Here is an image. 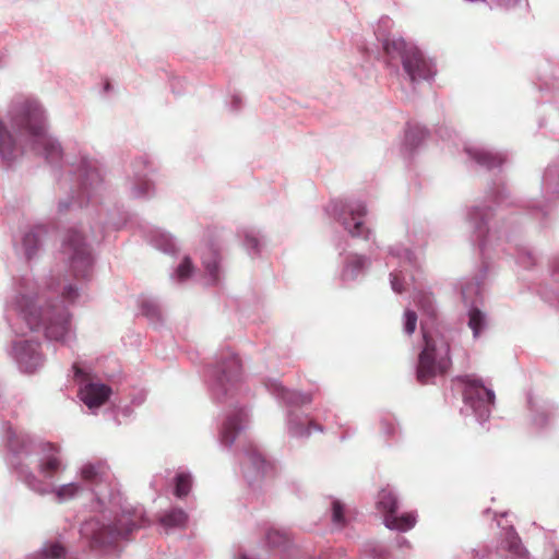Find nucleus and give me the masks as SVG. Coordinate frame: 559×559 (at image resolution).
Instances as JSON below:
<instances>
[{"mask_svg":"<svg viewBox=\"0 0 559 559\" xmlns=\"http://www.w3.org/2000/svg\"><path fill=\"white\" fill-rule=\"evenodd\" d=\"M530 426L538 433L549 430L556 419L557 408L550 401L528 396Z\"/></svg>","mask_w":559,"mask_h":559,"instance_id":"nucleus-19","label":"nucleus"},{"mask_svg":"<svg viewBox=\"0 0 559 559\" xmlns=\"http://www.w3.org/2000/svg\"><path fill=\"white\" fill-rule=\"evenodd\" d=\"M437 134L443 141H452L455 132L448 126L443 124L437 129Z\"/></svg>","mask_w":559,"mask_h":559,"instance_id":"nucleus-48","label":"nucleus"},{"mask_svg":"<svg viewBox=\"0 0 559 559\" xmlns=\"http://www.w3.org/2000/svg\"><path fill=\"white\" fill-rule=\"evenodd\" d=\"M265 542L270 548L280 551V559H314L308 557L305 550L295 546L289 534L284 530L270 527L265 532Z\"/></svg>","mask_w":559,"mask_h":559,"instance_id":"nucleus-23","label":"nucleus"},{"mask_svg":"<svg viewBox=\"0 0 559 559\" xmlns=\"http://www.w3.org/2000/svg\"><path fill=\"white\" fill-rule=\"evenodd\" d=\"M193 273V264L191 259L186 255L178 266L171 272L170 280L175 283H183Z\"/></svg>","mask_w":559,"mask_h":559,"instance_id":"nucleus-40","label":"nucleus"},{"mask_svg":"<svg viewBox=\"0 0 559 559\" xmlns=\"http://www.w3.org/2000/svg\"><path fill=\"white\" fill-rule=\"evenodd\" d=\"M425 345L418 356L416 377L427 384L437 376L444 374L451 367L450 343L443 335L424 333Z\"/></svg>","mask_w":559,"mask_h":559,"instance_id":"nucleus-12","label":"nucleus"},{"mask_svg":"<svg viewBox=\"0 0 559 559\" xmlns=\"http://www.w3.org/2000/svg\"><path fill=\"white\" fill-rule=\"evenodd\" d=\"M7 118L12 130L0 117L3 167H13L25 152L41 158L53 178L59 214L98 203L106 190L98 160L81 147H63L50 132L49 112L38 97L16 95L8 107Z\"/></svg>","mask_w":559,"mask_h":559,"instance_id":"nucleus-1","label":"nucleus"},{"mask_svg":"<svg viewBox=\"0 0 559 559\" xmlns=\"http://www.w3.org/2000/svg\"><path fill=\"white\" fill-rule=\"evenodd\" d=\"M380 432L388 440H397L401 436L399 420L391 414L383 415L380 419Z\"/></svg>","mask_w":559,"mask_h":559,"instance_id":"nucleus-35","label":"nucleus"},{"mask_svg":"<svg viewBox=\"0 0 559 559\" xmlns=\"http://www.w3.org/2000/svg\"><path fill=\"white\" fill-rule=\"evenodd\" d=\"M157 521L160 532L168 535L185 530L188 525L189 515L183 509L173 506L162 511Z\"/></svg>","mask_w":559,"mask_h":559,"instance_id":"nucleus-25","label":"nucleus"},{"mask_svg":"<svg viewBox=\"0 0 559 559\" xmlns=\"http://www.w3.org/2000/svg\"><path fill=\"white\" fill-rule=\"evenodd\" d=\"M331 511L333 524L340 528L344 527L346 525L344 504L340 500L334 499L331 504Z\"/></svg>","mask_w":559,"mask_h":559,"instance_id":"nucleus-43","label":"nucleus"},{"mask_svg":"<svg viewBox=\"0 0 559 559\" xmlns=\"http://www.w3.org/2000/svg\"><path fill=\"white\" fill-rule=\"evenodd\" d=\"M162 480V477L154 476L153 479L150 483V486L153 490L157 491L159 487V481Z\"/></svg>","mask_w":559,"mask_h":559,"instance_id":"nucleus-53","label":"nucleus"},{"mask_svg":"<svg viewBox=\"0 0 559 559\" xmlns=\"http://www.w3.org/2000/svg\"><path fill=\"white\" fill-rule=\"evenodd\" d=\"M417 326V313L412 309H406L403 317L404 333L411 335L415 332Z\"/></svg>","mask_w":559,"mask_h":559,"instance_id":"nucleus-46","label":"nucleus"},{"mask_svg":"<svg viewBox=\"0 0 559 559\" xmlns=\"http://www.w3.org/2000/svg\"><path fill=\"white\" fill-rule=\"evenodd\" d=\"M202 264L207 274V284H218L221 276V258L218 252L213 248H209L206 252L202 254Z\"/></svg>","mask_w":559,"mask_h":559,"instance_id":"nucleus-33","label":"nucleus"},{"mask_svg":"<svg viewBox=\"0 0 559 559\" xmlns=\"http://www.w3.org/2000/svg\"><path fill=\"white\" fill-rule=\"evenodd\" d=\"M489 270L488 263L484 260L477 274L472 278H462L456 288L460 292L464 306L468 309L472 306H479L483 300L484 283Z\"/></svg>","mask_w":559,"mask_h":559,"instance_id":"nucleus-21","label":"nucleus"},{"mask_svg":"<svg viewBox=\"0 0 559 559\" xmlns=\"http://www.w3.org/2000/svg\"><path fill=\"white\" fill-rule=\"evenodd\" d=\"M551 280L557 284L556 288L543 289L540 292L542 297L548 302H556L559 306V254L554 259L551 264Z\"/></svg>","mask_w":559,"mask_h":559,"instance_id":"nucleus-38","label":"nucleus"},{"mask_svg":"<svg viewBox=\"0 0 559 559\" xmlns=\"http://www.w3.org/2000/svg\"><path fill=\"white\" fill-rule=\"evenodd\" d=\"M377 508L383 513V523L386 528L406 532L416 524V515L413 512L397 514L399 498L391 487L382 488L378 493Z\"/></svg>","mask_w":559,"mask_h":559,"instance_id":"nucleus-16","label":"nucleus"},{"mask_svg":"<svg viewBox=\"0 0 559 559\" xmlns=\"http://www.w3.org/2000/svg\"><path fill=\"white\" fill-rule=\"evenodd\" d=\"M399 545L402 547V546H404V545H408V542H407L404 537H401V538L399 539Z\"/></svg>","mask_w":559,"mask_h":559,"instance_id":"nucleus-55","label":"nucleus"},{"mask_svg":"<svg viewBox=\"0 0 559 559\" xmlns=\"http://www.w3.org/2000/svg\"><path fill=\"white\" fill-rule=\"evenodd\" d=\"M146 400V393L143 391H140L135 393L131 399V405L132 406H140L142 405Z\"/></svg>","mask_w":559,"mask_h":559,"instance_id":"nucleus-51","label":"nucleus"},{"mask_svg":"<svg viewBox=\"0 0 559 559\" xmlns=\"http://www.w3.org/2000/svg\"><path fill=\"white\" fill-rule=\"evenodd\" d=\"M141 313L152 323L157 324L160 321V309L157 301L153 298H143L140 304Z\"/></svg>","mask_w":559,"mask_h":559,"instance_id":"nucleus-41","label":"nucleus"},{"mask_svg":"<svg viewBox=\"0 0 559 559\" xmlns=\"http://www.w3.org/2000/svg\"><path fill=\"white\" fill-rule=\"evenodd\" d=\"M467 157L486 170L500 169L508 159V154L481 144H468L464 148Z\"/></svg>","mask_w":559,"mask_h":559,"instance_id":"nucleus-22","label":"nucleus"},{"mask_svg":"<svg viewBox=\"0 0 559 559\" xmlns=\"http://www.w3.org/2000/svg\"><path fill=\"white\" fill-rule=\"evenodd\" d=\"M145 237L152 247L166 254H175L177 252V242L167 231L152 227L147 229Z\"/></svg>","mask_w":559,"mask_h":559,"instance_id":"nucleus-30","label":"nucleus"},{"mask_svg":"<svg viewBox=\"0 0 559 559\" xmlns=\"http://www.w3.org/2000/svg\"><path fill=\"white\" fill-rule=\"evenodd\" d=\"M240 464L242 475L251 487L267 476L272 468L259 450L252 445L243 452Z\"/></svg>","mask_w":559,"mask_h":559,"instance_id":"nucleus-20","label":"nucleus"},{"mask_svg":"<svg viewBox=\"0 0 559 559\" xmlns=\"http://www.w3.org/2000/svg\"><path fill=\"white\" fill-rule=\"evenodd\" d=\"M456 381L463 388L464 406L461 413L465 416H473L481 427H485L495 406L496 394L493 390L475 374L459 376Z\"/></svg>","mask_w":559,"mask_h":559,"instance_id":"nucleus-11","label":"nucleus"},{"mask_svg":"<svg viewBox=\"0 0 559 559\" xmlns=\"http://www.w3.org/2000/svg\"><path fill=\"white\" fill-rule=\"evenodd\" d=\"M245 102L239 93H233L226 102L228 110L233 114H238L243 108Z\"/></svg>","mask_w":559,"mask_h":559,"instance_id":"nucleus-47","label":"nucleus"},{"mask_svg":"<svg viewBox=\"0 0 559 559\" xmlns=\"http://www.w3.org/2000/svg\"><path fill=\"white\" fill-rule=\"evenodd\" d=\"M76 477L88 493L87 509L95 513L80 527L82 538L92 550L116 552L134 531L150 525L144 508L127 502L106 460L82 462L76 468Z\"/></svg>","mask_w":559,"mask_h":559,"instance_id":"nucleus-2","label":"nucleus"},{"mask_svg":"<svg viewBox=\"0 0 559 559\" xmlns=\"http://www.w3.org/2000/svg\"><path fill=\"white\" fill-rule=\"evenodd\" d=\"M61 255L68 265L69 276L78 281L86 282L91 280L94 257L90 243L79 227H70L64 233L61 243Z\"/></svg>","mask_w":559,"mask_h":559,"instance_id":"nucleus-10","label":"nucleus"},{"mask_svg":"<svg viewBox=\"0 0 559 559\" xmlns=\"http://www.w3.org/2000/svg\"><path fill=\"white\" fill-rule=\"evenodd\" d=\"M503 251L513 255L518 265L525 270L532 269L537 263V255L535 252L526 246L523 245H514L508 248H503Z\"/></svg>","mask_w":559,"mask_h":559,"instance_id":"nucleus-34","label":"nucleus"},{"mask_svg":"<svg viewBox=\"0 0 559 559\" xmlns=\"http://www.w3.org/2000/svg\"><path fill=\"white\" fill-rule=\"evenodd\" d=\"M364 552L372 559H385L386 548L378 542H369L364 545Z\"/></svg>","mask_w":559,"mask_h":559,"instance_id":"nucleus-44","label":"nucleus"},{"mask_svg":"<svg viewBox=\"0 0 559 559\" xmlns=\"http://www.w3.org/2000/svg\"><path fill=\"white\" fill-rule=\"evenodd\" d=\"M134 409L132 405H123L112 411L114 420L117 425L128 423L133 418Z\"/></svg>","mask_w":559,"mask_h":559,"instance_id":"nucleus-45","label":"nucleus"},{"mask_svg":"<svg viewBox=\"0 0 559 559\" xmlns=\"http://www.w3.org/2000/svg\"><path fill=\"white\" fill-rule=\"evenodd\" d=\"M267 392L287 411L285 414V429L289 438L298 441H306L313 431L323 432L322 425L312 420L307 414L298 411L313 401V394L290 390L282 384L277 379H267L264 382Z\"/></svg>","mask_w":559,"mask_h":559,"instance_id":"nucleus-7","label":"nucleus"},{"mask_svg":"<svg viewBox=\"0 0 559 559\" xmlns=\"http://www.w3.org/2000/svg\"><path fill=\"white\" fill-rule=\"evenodd\" d=\"M386 64L407 81L413 88L423 82L431 83L437 75L436 61L421 48L402 37L388 36L382 39Z\"/></svg>","mask_w":559,"mask_h":559,"instance_id":"nucleus-6","label":"nucleus"},{"mask_svg":"<svg viewBox=\"0 0 559 559\" xmlns=\"http://www.w3.org/2000/svg\"><path fill=\"white\" fill-rule=\"evenodd\" d=\"M428 132L425 127L408 122L404 131V139L402 142V152L406 155H412L418 150L426 140Z\"/></svg>","mask_w":559,"mask_h":559,"instance_id":"nucleus-29","label":"nucleus"},{"mask_svg":"<svg viewBox=\"0 0 559 559\" xmlns=\"http://www.w3.org/2000/svg\"><path fill=\"white\" fill-rule=\"evenodd\" d=\"M507 514H508L507 512H503L500 515H501V518H504V516H507Z\"/></svg>","mask_w":559,"mask_h":559,"instance_id":"nucleus-57","label":"nucleus"},{"mask_svg":"<svg viewBox=\"0 0 559 559\" xmlns=\"http://www.w3.org/2000/svg\"><path fill=\"white\" fill-rule=\"evenodd\" d=\"M5 440L8 465L31 491L43 497L51 496L59 504L88 496L78 477L60 483L69 465L59 445L37 441L11 426L5 427Z\"/></svg>","mask_w":559,"mask_h":559,"instance_id":"nucleus-3","label":"nucleus"},{"mask_svg":"<svg viewBox=\"0 0 559 559\" xmlns=\"http://www.w3.org/2000/svg\"><path fill=\"white\" fill-rule=\"evenodd\" d=\"M66 282V277L55 280L51 275L47 284V289L60 298L59 302L50 300L33 278L22 276L15 284L14 296L7 301V308L14 311L31 331H43L48 341L70 345L75 334L68 307L76 301L81 287Z\"/></svg>","mask_w":559,"mask_h":559,"instance_id":"nucleus-4","label":"nucleus"},{"mask_svg":"<svg viewBox=\"0 0 559 559\" xmlns=\"http://www.w3.org/2000/svg\"><path fill=\"white\" fill-rule=\"evenodd\" d=\"M239 237L243 249L251 258H257L261 254L264 247V236L259 229L246 227L239 230Z\"/></svg>","mask_w":559,"mask_h":559,"instance_id":"nucleus-31","label":"nucleus"},{"mask_svg":"<svg viewBox=\"0 0 559 559\" xmlns=\"http://www.w3.org/2000/svg\"><path fill=\"white\" fill-rule=\"evenodd\" d=\"M48 230L43 225L33 226L22 237V249L25 259L31 262L38 257Z\"/></svg>","mask_w":559,"mask_h":559,"instance_id":"nucleus-26","label":"nucleus"},{"mask_svg":"<svg viewBox=\"0 0 559 559\" xmlns=\"http://www.w3.org/2000/svg\"><path fill=\"white\" fill-rule=\"evenodd\" d=\"M538 126H539V128H543V127H545V126H546V123L544 122V120H543V119H540V120H539V122H538Z\"/></svg>","mask_w":559,"mask_h":559,"instance_id":"nucleus-56","label":"nucleus"},{"mask_svg":"<svg viewBox=\"0 0 559 559\" xmlns=\"http://www.w3.org/2000/svg\"><path fill=\"white\" fill-rule=\"evenodd\" d=\"M174 480V495L178 499L187 497L192 487V475L188 472H180L176 474Z\"/></svg>","mask_w":559,"mask_h":559,"instance_id":"nucleus-39","label":"nucleus"},{"mask_svg":"<svg viewBox=\"0 0 559 559\" xmlns=\"http://www.w3.org/2000/svg\"><path fill=\"white\" fill-rule=\"evenodd\" d=\"M153 171V162L147 154L136 156L131 163L128 179L129 193L133 199H150L155 193L154 182L148 178Z\"/></svg>","mask_w":559,"mask_h":559,"instance_id":"nucleus-17","label":"nucleus"},{"mask_svg":"<svg viewBox=\"0 0 559 559\" xmlns=\"http://www.w3.org/2000/svg\"><path fill=\"white\" fill-rule=\"evenodd\" d=\"M498 526L502 530V545L509 551L512 559H530V554L522 545L521 538L518 535L513 525H503L498 521Z\"/></svg>","mask_w":559,"mask_h":559,"instance_id":"nucleus-27","label":"nucleus"},{"mask_svg":"<svg viewBox=\"0 0 559 559\" xmlns=\"http://www.w3.org/2000/svg\"><path fill=\"white\" fill-rule=\"evenodd\" d=\"M498 207L509 205V192L504 186L492 182L486 192V200L477 202L465 211V221L472 230L475 241H477L483 259L486 258L487 250L492 247L495 239H500L501 236H496L498 231H493L489 227V219L492 216V206Z\"/></svg>","mask_w":559,"mask_h":559,"instance_id":"nucleus-8","label":"nucleus"},{"mask_svg":"<svg viewBox=\"0 0 559 559\" xmlns=\"http://www.w3.org/2000/svg\"><path fill=\"white\" fill-rule=\"evenodd\" d=\"M496 5L503 9H513L518 7L521 0H493Z\"/></svg>","mask_w":559,"mask_h":559,"instance_id":"nucleus-50","label":"nucleus"},{"mask_svg":"<svg viewBox=\"0 0 559 559\" xmlns=\"http://www.w3.org/2000/svg\"><path fill=\"white\" fill-rule=\"evenodd\" d=\"M71 370L73 382L78 385V396L94 413L108 401L111 388L96 379L92 368L81 361H75Z\"/></svg>","mask_w":559,"mask_h":559,"instance_id":"nucleus-14","label":"nucleus"},{"mask_svg":"<svg viewBox=\"0 0 559 559\" xmlns=\"http://www.w3.org/2000/svg\"><path fill=\"white\" fill-rule=\"evenodd\" d=\"M371 265L370 257L359 253H347L342 258L340 269V281L348 286L362 278Z\"/></svg>","mask_w":559,"mask_h":559,"instance_id":"nucleus-24","label":"nucleus"},{"mask_svg":"<svg viewBox=\"0 0 559 559\" xmlns=\"http://www.w3.org/2000/svg\"><path fill=\"white\" fill-rule=\"evenodd\" d=\"M467 326L473 332V338L478 340L489 328V319L479 306H472L467 309Z\"/></svg>","mask_w":559,"mask_h":559,"instance_id":"nucleus-32","label":"nucleus"},{"mask_svg":"<svg viewBox=\"0 0 559 559\" xmlns=\"http://www.w3.org/2000/svg\"><path fill=\"white\" fill-rule=\"evenodd\" d=\"M407 239L414 247H423L427 241V227L423 222H413L407 226Z\"/></svg>","mask_w":559,"mask_h":559,"instance_id":"nucleus-37","label":"nucleus"},{"mask_svg":"<svg viewBox=\"0 0 559 559\" xmlns=\"http://www.w3.org/2000/svg\"><path fill=\"white\" fill-rule=\"evenodd\" d=\"M557 72L558 69L554 61L549 58H543L536 66V80L535 84L540 91L557 90Z\"/></svg>","mask_w":559,"mask_h":559,"instance_id":"nucleus-28","label":"nucleus"},{"mask_svg":"<svg viewBox=\"0 0 559 559\" xmlns=\"http://www.w3.org/2000/svg\"><path fill=\"white\" fill-rule=\"evenodd\" d=\"M240 380V358L228 348L221 349L215 361L207 368L206 384L216 404H227L230 407L217 419L218 441L226 449L233 447L239 433L246 430L250 423V411L234 402Z\"/></svg>","mask_w":559,"mask_h":559,"instance_id":"nucleus-5","label":"nucleus"},{"mask_svg":"<svg viewBox=\"0 0 559 559\" xmlns=\"http://www.w3.org/2000/svg\"><path fill=\"white\" fill-rule=\"evenodd\" d=\"M386 266H393L395 263L400 269H394L390 273V285L394 293L402 294L408 281L415 282L413 270L420 266V262L415 253L403 245H394L388 249Z\"/></svg>","mask_w":559,"mask_h":559,"instance_id":"nucleus-15","label":"nucleus"},{"mask_svg":"<svg viewBox=\"0 0 559 559\" xmlns=\"http://www.w3.org/2000/svg\"><path fill=\"white\" fill-rule=\"evenodd\" d=\"M112 91V85L109 80H105L103 83V90L102 93L104 95H108Z\"/></svg>","mask_w":559,"mask_h":559,"instance_id":"nucleus-52","label":"nucleus"},{"mask_svg":"<svg viewBox=\"0 0 559 559\" xmlns=\"http://www.w3.org/2000/svg\"><path fill=\"white\" fill-rule=\"evenodd\" d=\"M559 201V158L546 167L540 185V197L532 199L522 209L538 221L540 228H547L552 222L555 203Z\"/></svg>","mask_w":559,"mask_h":559,"instance_id":"nucleus-13","label":"nucleus"},{"mask_svg":"<svg viewBox=\"0 0 559 559\" xmlns=\"http://www.w3.org/2000/svg\"><path fill=\"white\" fill-rule=\"evenodd\" d=\"M8 353L20 371L24 373L36 372L45 362V357L40 352V343L35 340L15 338L12 341Z\"/></svg>","mask_w":559,"mask_h":559,"instance_id":"nucleus-18","label":"nucleus"},{"mask_svg":"<svg viewBox=\"0 0 559 559\" xmlns=\"http://www.w3.org/2000/svg\"><path fill=\"white\" fill-rule=\"evenodd\" d=\"M235 559H254L247 555L246 552H240L238 556L235 557Z\"/></svg>","mask_w":559,"mask_h":559,"instance_id":"nucleus-54","label":"nucleus"},{"mask_svg":"<svg viewBox=\"0 0 559 559\" xmlns=\"http://www.w3.org/2000/svg\"><path fill=\"white\" fill-rule=\"evenodd\" d=\"M126 215H121L117 219H109L106 222H100V225L92 227V239L94 241H100L105 238V234L108 230H118L126 224Z\"/></svg>","mask_w":559,"mask_h":559,"instance_id":"nucleus-36","label":"nucleus"},{"mask_svg":"<svg viewBox=\"0 0 559 559\" xmlns=\"http://www.w3.org/2000/svg\"><path fill=\"white\" fill-rule=\"evenodd\" d=\"M415 305L428 316H435L436 304L431 293L418 292L414 295Z\"/></svg>","mask_w":559,"mask_h":559,"instance_id":"nucleus-42","label":"nucleus"},{"mask_svg":"<svg viewBox=\"0 0 559 559\" xmlns=\"http://www.w3.org/2000/svg\"><path fill=\"white\" fill-rule=\"evenodd\" d=\"M324 213L337 222L353 238L371 241L377 248L374 233L366 224V203L358 199L332 200L324 206Z\"/></svg>","mask_w":559,"mask_h":559,"instance_id":"nucleus-9","label":"nucleus"},{"mask_svg":"<svg viewBox=\"0 0 559 559\" xmlns=\"http://www.w3.org/2000/svg\"><path fill=\"white\" fill-rule=\"evenodd\" d=\"M503 235H504L507 238H509V235L507 234V231H506V230L503 231Z\"/></svg>","mask_w":559,"mask_h":559,"instance_id":"nucleus-58","label":"nucleus"},{"mask_svg":"<svg viewBox=\"0 0 559 559\" xmlns=\"http://www.w3.org/2000/svg\"><path fill=\"white\" fill-rule=\"evenodd\" d=\"M372 69V64L369 60L365 61V63L361 64V71L355 70V75L359 79H366L370 75Z\"/></svg>","mask_w":559,"mask_h":559,"instance_id":"nucleus-49","label":"nucleus"},{"mask_svg":"<svg viewBox=\"0 0 559 559\" xmlns=\"http://www.w3.org/2000/svg\"><path fill=\"white\" fill-rule=\"evenodd\" d=\"M552 559H559V557H555V558H552Z\"/></svg>","mask_w":559,"mask_h":559,"instance_id":"nucleus-59","label":"nucleus"}]
</instances>
